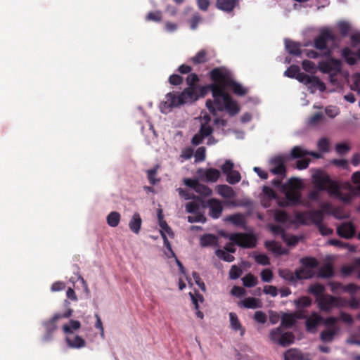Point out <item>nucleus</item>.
Wrapping results in <instances>:
<instances>
[{
    "label": "nucleus",
    "mask_w": 360,
    "mask_h": 360,
    "mask_svg": "<svg viewBox=\"0 0 360 360\" xmlns=\"http://www.w3.org/2000/svg\"><path fill=\"white\" fill-rule=\"evenodd\" d=\"M186 84L188 87L179 94L174 92L168 93L166 95V101L160 104V110L163 113H167L173 108L179 107L181 105L188 103H193L198 99V86L196 84L199 81L197 74L191 73L186 77Z\"/></svg>",
    "instance_id": "f257e3e1"
},
{
    "label": "nucleus",
    "mask_w": 360,
    "mask_h": 360,
    "mask_svg": "<svg viewBox=\"0 0 360 360\" xmlns=\"http://www.w3.org/2000/svg\"><path fill=\"white\" fill-rule=\"evenodd\" d=\"M214 101L207 100L206 107L211 114L216 115L217 110H226L230 116H234L240 112L238 103L225 91L217 85H212Z\"/></svg>",
    "instance_id": "f03ea898"
},
{
    "label": "nucleus",
    "mask_w": 360,
    "mask_h": 360,
    "mask_svg": "<svg viewBox=\"0 0 360 360\" xmlns=\"http://www.w3.org/2000/svg\"><path fill=\"white\" fill-rule=\"evenodd\" d=\"M210 77L212 81L219 82L220 84H216L219 86L223 91L231 89L233 93L237 96H245L248 90L243 86L240 83L235 81L232 72L224 67L215 68L210 72Z\"/></svg>",
    "instance_id": "7ed1b4c3"
},
{
    "label": "nucleus",
    "mask_w": 360,
    "mask_h": 360,
    "mask_svg": "<svg viewBox=\"0 0 360 360\" xmlns=\"http://www.w3.org/2000/svg\"><path fill=\"white\" fill-rule=\"evenodd\" d=\"M302 266L295 271V278L297 281L310 279L314 276V269L319 266L317 259L311 257H304L300 259Z\"/></svg>",
    "instance_id": "20e7f679"
},
{
    "label": "nucleus",
    "mask_w": 360,
    "mask_h": 360,
    "mask_svg": "<svg viewBox=\"0 0 360 360\" xmlns=\"http://www.w3.org/2000/svg\"><path fill=\"white\" fill-rule=\"evenodd\" d=\"M334 40L335 36L332 32L328 29H323L321 31L320 34L314 39V46L316 49L323 51L321 56L329 57L332 51L327 46V42Z\"/></svg>",
    "instance_id": "39448f33"
},
{
    "label": "nucleus",
    "mask_w": 360,
    "mask_h": 360,
    "mask_svg": "<svg viewBox=\"0 0 360 360\" xmlns=\"http://www.w3.org/2000/svg\"><path fill=\"white\" fill-rule=\"evenodd\" d=\"M323 211L318 210L304 211L295 214L296 221L303 225L314 224L317 226L323 222Z\"/></svg>",
    "instance_id": "423d86ee"
},
{
    "label": "nucleus",
    "mask_w": 360,
    "mask_h": 360,
    "mask_svg": "<svg viewBox=\"0 0 360 360\" xmlns=\"http://www.w3.org/2000/svg\"><path fill=\"white\" fill-rule=\"evenodd\" d=\"M229 239L234 244L244 248H253L257 244V238L252 233H234L229 236Z\"/></svg>",
    "instance_id": "0eeeda50"
},
{
    "label": "nucleus",
    "mask_w": 360,
    "mask_h": 360,
    "mask_svg": "<svg viewBox=\"0 0 360 360\" xmlns=\"http://www.w3.org/2000/svg\"><path fill=\"white\" fill-rule=\"evenodd\" d=\"M72 309H68V310L63 313H57L50 320L44 322V326L46 331V335L44 337L45 340H50L51 338V334L54 332L56 328V322L60 319H67L70 317L72 315Z\"/></svg>",
    "instance_id": "6e6552de"
},
{
    "label": "nucleus",
    "mask_w": 360,
    "mask_h": 360,
    "mask_svg": "<svg viewBox=\"0 0 360 360\" xmlns=\"http://www.w3.org/2000/svg\"><path fill=\"white\" fill-rule=\"evenodd\" d=\"M326 191H328L330 196H334L346 204L350 203L352 201L351 194L349 193H342L340 191L339 183L336 181L331 179L329 184H328Z\"/></svg>",
    "instance_id": "1a4fd4ad"
},
{
    "label": "nucleus",
    "mask_w": 360,
    "mask_h": 360,
    "mask_svg": "<svg viewBox=\"0 0 360 360\" xmlns=\"http://www.w3.org/2000/svg\"><path fill=\"white\" fill-rule=\"evenodd\" d=\"M317 303L321 311L328 312L334 307H340L342 305V300L339 297L330 295H325L317 299Z\"/></svg>",
    "instance_id": "9d476101"
},
{
    "label": "nucleus",
    "mask_w": 360,
    "mask_h": 360,
    "mask_svg": "<svg viewBox=\"0 0 360 360\" xmlns=\"http://www.w3.org/2000/svg\"><path fill=\"white\" fill-rule=\"evenodd\" d=\"M285 159L282 156H276L269 160V172L278 176L285 177L287 169Z\"/></svg>",
    "instance_id": "9b49d317"
},
{
    "label": "nucleus",
    "mask_w": 360,
    "mask_h": 360,
    "mask_svg": "<svg viewBox=\"0 0 360 360\" xmlns=\"http://www.w3.org/2000/svg\"><path fill=\"white\" fill-rule=\"evenodd\" d=\"M318 68L323 73H338L341 71L342 63L340 60L331 58L327 61L319 62Z\"/></svg>",
    "instance_id": "f8f14e48"
},
{
    "label": "nucleus",
    "mask_w": 360,
    "mask_h": 360,
    "mask_svg": "<svg viewBox=\"0 0 360 360\" xmlns=\"http://www.w3.org/2000/svg\"><path fill=\"white\" fill-rule=\"evenodd\" d=\"M300 82L307 85L313 92L314 90L318 89L320 91L323 92L326 87L325 84L316 76L302 75L300 77Z\"/></svg>",
    "instance_id": "ddd939ff"
},
{
    "label": "nucleus",
    "mask_w": 360,
    "mask_h": 360,
    "mask_svg": "<svg viewBox=\"0 0 360 360\" xmlns=\"http://www.w3.org/2000/svg\"><path fill=\"white\" fill-rule=\"evenodd\" d=\"M313 183L319 191H326L328 184L331 179L328 174L321 171H317L312 175Z\"/></svg>",
    "instance_id": "4468645a"
},
{
    "label": "nucleus",
    "mask_w": 360,
    "mask_h": 360,
    "mask_svg": "<svg viewBox=\"0 0 360 360\" xmlns=\"http://www.w3.org/2000/svg\"><path fill=\"white\" fill-rule=\"evenodd\" d=\"M207 205L209 208V216L212 219H219L223 212L221 201L217 198H210L207 200Z\"/></svg>",
    "instance_id": "2eb2a0df"
},
{
    "label": "nucleus",
    "mask_w": 360,
    "mask_h": 360,
    "mask_svg": "<svg viewBox=\"0 0 360 360\" xmlns=\"http://www.w3.org/2000/svg\"><path fill=\"white\" fill-rule=\"evenodd\" d=\"M217 8L226 13L232 12L236 8L239 7V0H216Z\"/></svg>",
    "instance_id": "dca6fc26"
},
{
    "label": "nucleus",
    "mask_w": 360,
    "mask_h": 360,
    "mask_svg": "<svg viewBox=\"0 0 360 360\" xmlns=\"http://www.w3.org/2000/svg\"><path fill=\"white\" fill-rule=\"evenodd\" d=\"M337 232L340 237L351 238L355 234V228L350 222H345L337 229Z\"/></svg>",
    "instance_id": "f3484780"
},
{
    "label": "nucleus",
    "mask_w": 360,
    "mask_h": 360,
    "mask_svg": "<svg viewBox=\"0 0 360 360\" xmlns=\"http://www.w3.org/2000/svg\"><path fill=\"white\" fill-rule=\"evenodd\" d=\"M342 56L347 63L354 65L357 62L356 57L360 60V48L356 52H353L349 48L345 47L342 50Z\"/></svg>",
    "instance_id": "a211bd4d"
},
{
    "label": "nucleus",
    "mask_w": 360,
    "mask_h": 360,
    "mask_svg": "<svg viewBox=\"0 0 360 360\" xmlns=\"http://www.w3.org/2000/svg\"><path fill=\"white\" fill-rule=\"evenodd\" d=\"M322 321V317L317 313L313 312L310 316L306 318L305 326L306 329L309 332H314Z\"/></svg>",
    "instance_id": "6ab92c4d"
},
{
    "label": "nucleus",
    "mask_w": 360,
    "mask_h": 360,
    "mask_svg": "<svg viewBox=\"0 0 360 360\" xmlns=\"http://www.w3.org/2000/svg\"><path fill=\"white\" fill-rule=\"evenodd\" d=\"M289 205H300L302 203V195L299 191H294L293 189L283 190Z\"/></svg>",
    "instance_id": "aec40b11"
},
{
    "label": "nucleus",
    "mask_w": 360,
    "mask_h": 360,
    "mask_svg": "<svg viewBox=\"0 0 360 360\" xmlns=\"http://www.w3.org/2000/svg\"><path fill=\"white\" fill-rule=\"evenodd\" d=\"M339 328L337 326L323 330L320 333V339L325 342H331L338 334Z\"/></svg>",
    "instance_id": "412c9836"
},
{
    "label": "nucleus",
    "mask_w": 360,
    "mask_h": 360,
    "mask_svg": "<svg viewBox=\"0 0 360 360\" xmlns=\"http://www.w3.org/2000/svg\"><path fill=\"white\" fill-rule=\"evenodd\" d=\"M285 49L287 51L293 56H300L302 54L300 43L295 42L290 39H286L285 41Z\"/></svg>",
    "instance_id": "4be33fe9"
},
{
    "label": "nucleus",
    "mask_w": 360,
    "mask_h": 360,
    "mask_svg": "<svg viewBox=\"0 0 360 360\" xmlns=\"http://www.w3.org/2000/svg\"><path fill=\"white\" fill-rule=\"evenodd\" d=\"M229 319L231 328L235 331L240 330V335L243 336L245 334V329L242 326L237 314L234 312H230Z\"/></svg>",
    "instance_id": "5701e85b"
},
{
    "label": "nucleus",
    "mask_w": 360,
    "mask_h": 360,
    "mask_svg": "<svg viewBox=\"0 0 360 360\" xmlns=\"http://www.w3.org/2000/svg\"><path fill=\"white\" fill-rule=\"evenodd\" d=\"M340 289L344 292H347L352 295L355 294L359 290V287L354 283H349L347 285H342L340 283H332V290Z\"/></svg>",
    "instance_id": "b1692460"
},
{
    "label": "nucleus",
    "mask_w": 360,
    "mask_h": 360,
    "mask_svg": "<svg viewBox=\"0 0 360 360\" xmlns=\"http://www.w3.org/2000/svg\"><path fill=\"white\" fill-rule=\"evenodd\" d=\"M141 224H142V219L140 217V214L138 212H135L133 214V216L129 223V226L130 230L133 233L138 234L140 231V229L141 227Z\"/></svg>",
    "instance_id": "393cba45"
},
{
    "label": "nucleus",
    "mask_w": 360,
    "mask_h": 360,
    "mask_svg": "<svg viewBox=\"0 0 360 360\" xmlns=\"http://www.w3.org/2000/svg\"><path fill=\"white\" fill-rule=\"evenodd\" d=\"M284 75L290 78H295L300 82L301 76L306 75V74L300 72L298 65H292L285 71Z\"/></svg>",
    "instance_id": "a878e982"
},
{
    "label": "nucleus",
    "mask_w": 360,
    "mask_h": 360,
    "mask_svg": "<svg viewBox=\"0 0 360 360\" xmlns=\"http://www.w3.org/2000/svg\"><path fill=\"white\" fill-rule=\"evenodd\" d=\"M218 238L214 234L207 233L200 237V244L202 247H209L217 245Z\"/></svg>",
    "instance_id": "bb28decb"
},
{
    "label": "nucleus",
    "mask_w": 360,
    "mask_h": 360,
    "mask_svg": "<svg viewBox=\"0 0 360 360\" xmlns=\"http://www.w3.org/2000/svg\"><path fill=\"white\" fill-rule=\"evenodd\" d=\"M217 191L219 195L225 198H232L235 196V192L233 188L226 184L218 185Z\"/></svg>",
    "instance_id": "cd10ccee"
},
{
    "label": "nucleus",
    "mask_w": 360,
    "mask_h": 360,
    "mask_svg": "<svg viewBox=\"0 0 360 360\" xmlns=\"http://www.w3.org/2000/svg\"><path fill=\"white\" fill-rule=\"evenodd\" d=\"M68 345L71 348L79 349L86 345L85 340L79 335H76L72 339L70 337L65 338Z\"/></svg>",
    "instance_id": "c85d7f7f"
},
{
    "label": "nucleus",
    "mask_w": 360,
    "mask_h": 360,
    "mask_svg": "<svg viewBox=\"0 0 360 360\" xmlns=\"http://www.w3.org/2000/svg\"><path fill=\"white\" fill-rule=\"evenodd\" d=\"M296 323L295 314L284 313L281 317V326L291 328Z\"/></svg>",
    "instance_id": "c756f323"
},
{
    "label": "nucleus",
    "mask_w": 360,
    "mask_h": 360,
    "mask_svg": "<svg viewBox=\"0 0 360 360\" xmlns=\"http://www.w3.org/2000/svg\"><path fill=\"white\" fill-rule=\"evenodd\" d=\"M239 306H243L247 309H257L261 307V303L258 299L250 297L241 301Z\"/></svg>",
    "instance_id": "7c9ffc66"
},
{
    "label": "nucleus",
    "mask_w": 360,
    "mask_h": 360,
    "mask_svg": "<svg viewBox=\"0 0 360 360\" xmlns=\"http://www.w3.org/2000/svg\"><path fill=\"white\" fill-rule=\"evenodd\" d=\"M334 275V269L330 264L322 266L318 271V276L322 278H329Z\"/></svg>",
    "instance_id": "2f4dec72"
},
{
    "label": "nucleus",
    "mask_w": 360,
    "mask_h": 360,
    "mask_svg": "<svg viewBox=\"0 0 360 360\" xmlns=\"http://www.w3.org/2000/svg\"><path fill=\"white\" fill-rule=\"evenodd\" d=\"M308 292L316 297V300L321 296L325 295V287L321 283H316L311 285L309 288Z\"/></svg>",
    "instance_id": "473e14b6"
},
{
    "label": "nucleus",
    "mask_w": 360,
    "mask_h": 360,
    "mask_svg": "<svg viewBox=\"0 0 360 360\" xmlns=\"http://www.w3.org/2000/svg\"><path fill=\"white\" fill-rule=\"evenodd\" d=\"M302 188V182L299 179L292 177L290 178L288 182L283 186V190L293 189L294 191H299Z\"/></svg>",
    "instance_id": "72a5a7b5"
},
{
    "label": "nucleus",
    "mask_w": 360,
    "mask_h": 360,
    "mask_svg": "<svg viewBox=\"0 0 360 360\" xmlns=\"http://www.w3.org/2000/svg\"><path fill=\"white\" fill-rule=\"evenodd\" d=\"M285 360H303L302 353L296 349H290L284 354Z\"/></svg>",
    "instance_id": "f704fd0d"
},
{
    "label": "nucleus",
    "mask_w": 360,
    "mask_h": 360,
    "mask_svg": "<svg viewBox=\"0 0 360 360\" xmlns=\"http://www.w3.org/2000/svg\"><path fill=\"white\" fill-rule=\"evenodd\" d=\"M191 60L195 65L204 63L208 60L207 53L205 49H202L199 51Z\"/></svg>",
    "instance_id": "c9c22d12"
},
{
    "label": "nucleus",
    "mask_w": 360,
    "mask_h": 360,
    "mask_svg": "<svg viewBox=\"0 0 360 360\" xmlns=\"http://www.w3.org/2000/svg\"><path fill=\"white\" fill-rule=\"evenodd\" d=\"M120 214L117 212H111L106 218L108 224L111 227H116L118 226L120 221Z\"/></svg>",
    "instance_id": "e433bc0d"
},
{
    "label": "nucleus",
    "mask_w": 360,
    "mask_h": 360,
    "mask_svg": "<svg viewBox=\"0 0 360 360\" xmlns=\"http://www.w3.org/2000/svg\"><path fill=\"white\" fill-rule=\"evenodd\" d=\"M205 176L207 181L216 182L220 177V172L217 169L210 168L206 169Z\"/></svg>",
    "instance_id": "4c0bfd02"
},
{
    "label": "nucleus",
    "mask_w": 360,
    "mask_h": 360,
    "mask_svg": "<svg viewBox=\"0 0 360 360\" xmlns=\"http://www.w3.org/2000/svg\"><path fill=\"white\" fill-rule=\"evenodd\" d=\"M81 327V323L77 320H70L69 324H65L63 326V330L65 333L72 334L73 330H78Z\"/></svg>",
    "instance_id": "58836bf2"
},
{
    "label": "nucleus",
    "mask_w": 360,
    "mask_h": 360,
    "mask_svg": "<svg viewBox=\"0 0 360 360\" xmlns=\"http://www.w3.org/2000/svg\"><path fill=\"white\" fill-rule=\"evenodd\" d=\"M227 220L231 221L234 225L243 226L245 224L244 216L240 213L234 214L227 217Z\"/></svg>",
    "instance_id": "ea45409f"
},
{
    "label": "nucleus",
    "mask_w": 360,
    "mask_h": 360,
    "mask_svg": "<svg viewBox=\"0 0 360 360\" xmlns=\"http://www.w3.org/2000/svg\"><path fill=\"white\" fill-rule=\"evenodd\" d=\"M278 274L279 276L285 281H288L291 283H295L297 281V278H295V272H292L290 269H281L279 270Z\"/></svg>",
    "instance_id": "a19ab883"
},
{
    "label": "nucleus",
    "mask_w": 360,
    "mask_h": 360,
    "mask_svg": "<svg viewBox=\"0 0 360 360\" xmlns=\"http://www.w3.org/2000/svg\"><path fill=\"white\" fill-rule=\"evenodd\" d=\"M295 335L291 332H285L283 333L279 345L283 347L288 346L294 342Z\"/></svg>",
    "instance_id": "79ce46f5"
},
{
    "label": "nucleus",
    "mask_w": 360,
    "mask_h": 360,
    "mask_svg": "<svg viewBox=\"0 0 360 360\" xmlns=\"http://www.w3.org/2000/svg\"><path fill=\"white\" fill-rule=\"evenodd\" d=\"M265 246L266 248H268L269 250L272 251L274 253H277L279 255L283 254L281 245L274 240L266 241Z\"/></svg>",
    "instance_id": "37998d69"
},
{
    "label": "nucleus",
    "mask_w": 360,
    "mask_h": 360,
    "mask_svg": "<svg viewBox=\"0 0 360 360\" xmlns=\"http://www.w3.org/2000/svg\"><path fill=\"white\" fill-rule=\"evenodd\" d=\"M311 299L308 296H302L294 301L295 306L299 309L308 307L311 306Z\"/></svg>",
    "instance_id": "c03bdc74"
},
{
    "label": "nucleus",
    "mask_w": 360,
    "mask_h": 360,
    "mask_svg": "<svg viewBox=\"0 0 360 360\" xmlns=\"http://www.w3.org/2000/svg\"><path fill=\"white\" fill-rule=\"evenodd\" d=\"M243 283L245 287L251 288L257 284V278L252 274H248L243 278Z\"/></svg>",
    "instance_id": "a18cd8bd"
},
{
    "label": "nucleus",
    "mask_w": 360,
    "mask_h": 360,
    "mask_svg": "<svg viewBox=\"0 0 360 360\" xmlns=\"http://www.w3.org/2000/svg\"><path fill=\"white\" fill-rule=\"evenodd\" d=\"M195 191L202 197L210 196L212 193V191L210 188L200 183H198Z\"/></svg>",
    "instance_id": "49530a36"
},
{
    "label": "nucleus",
    "mask_w": 360,
    "mask_h": 360,
    "mask_svg": "<svg viewBox=\"0 0 360 360\" xmlns=\"http://www.w3.org/2000/svg\"><path fill=\"white\" fill-rule=\"evenodd\" d=\"M179 195L185 200H201V196H198L181 188L177 189Z\"/></svg>",
    "instance_id": "de8ad7c7"
},
{
    "label": "nucleus",
    "mask_w": 360,
    "mask_h": 360,
    "mask_svg": "<svg viewBox=\"0 0 360 360\" xmlns=\"http://www.w3.org/2000/svg\"><path fill=\"white\" fill-rule=\"evenodd\" d=\"M241 179V176L239 172L233 170L226 175V181L230 184H236Z\"/></svg>",
    "instance_id": "09e8293b"
},
{
    "label": "nucleus",
    "mask_w": 360,
    "mask_h": 360,
    "mask_svg": "<svg viewBox=\"0 0 360 360\" xmlns=\"http://www.w3.org/2000/svg\"><path fill=\"white\" fill-rule=\"evenodd\" d=\"M283 330L281 329V327H278L274 330H272L271 332H270V334H269V336H270V339L279 345V342L281 341V339L282 338V335H283Z\"/></svg>",
    "instance_id": "8fccbe9b"
},
{
    "label": "nucleus",
    "mask_w": 360,
    "mask_h": 360,
    "mask_svg": "<svg viewBox=\"0 0 360 360\" xmlns=\"http://www.w3.org/2000/svg\"><path fill=\"white\" fill-rule=\"evenodd\" d=\"M215 254L217 257L225 262H231L235 260L234 256L221 249L217 250Z\"/></svg>",
    "instance_id": "3c124183"
},
{
    "label": "nucleus",
    "mask_w": 360,
    "mask_h": 360,
    "mask_svg": "<svg viewBox=\"0 0 360 360\" xmlns=\"http://www.w3.org/2000/svg\"><path fill=\"white\" fill-rule=\"evenodd\" d=\"M308 151L300 146H295L291 150V156L292 158H302L307 155Z\"/></svg>",
    "instance_id": "603ef678"
},
{
    "label": "nucleus",
    "mask_w": 360,
    "mask_h": 360,
    "mask_svg": "<svg viewBox=\"0 0 360 360\" xmlns=\"http://www.w3.org/2000/svg\"><path fill=\"white\" fill-rule=\"evenodd\" d=\"M212 82V84L201 86L199 89H198V98L205 96L209 91H211L212 94H213L214 88L212 87V85H214L216 84H220V82L216 81Z\"/></svg>",
    "instance_id": "864d4df0"
},
{
    "label": "nucleus",
    "mask_w": 360,
    "mask_h": 360,
    "mask_svg": "<svg viewBox=\"0 0 360 360\" xmlns=\"http://www.w3.org/2000/svg\"><path fill=\"white\" fill-rule=\"evenodd\" d=\"M158 168V166H156V167L148 169L147 171L148 179L151 185H155L158 182L160 181V179L155 178V176L157 174Z\"/></svg>",
    "instance_id": "5fc2aeb1"
},
{
    "label": "nucleus",
    "mask_w": 360,
    "mask_h": 360,
    "mask_svg": "<svg viewBox=\"0 0 360 360\" xmlns=\"http://www.w3.org/2000/svg\"><path fill=\"white\" fill-rule=\"evenodd\" d=\"M302 68L307 72L315 73L316 71V65L314 62L309 60H304L302 63Z\"/></svg>",
    "instance_id": "6e6d98bb"
},
{
    "label": "nucleus",
    "mask_w": 360,
    "mask_h": 360,
    "mask_svg": "<svg viewBox=\"0 0 360 360\" xmlns=\"http://www.w3.org/2000/svg\"><path fill=\"white\" fill-rule=\"evenodd\" d=\"M274 219L277 222L285 223L288 219V215L285 211L277 210L274 214Z\"/></svg>",
    "instance_id": "4d7b16f0"
},
{
    "label": "nucleus",
    "mask_w": 360,
    "mask_h": 360,
    "mask_svg": "<svg viewBox=\"0 0 360 360\" xmlns=\"http://www.w3.org/2000/svg\"><path fill=\"white\" fill-rule=\"evenodd\" d=\"M162 13L161 11H154V12H149L146 17V20L147 21H154V22H160L162 20Z\"/></svg>",
    "instance_id": "13d9d810"
},
{
    "label": "nucleus",
    "mask_w": 360,
    "mask_h": 360,
    "mask_svg": "<svg viewBox=\"0 0 360 360\" xmlns=\"http://www.w3.org/2000/svg\"><path fill=\"white\" fill-rule=\"evenodd\" d=\"M199 209L200 204L196 200L188 202L186 205V210L188 213H197Z\"/></svg>",
    "instance_id": "bf43d9fd"
},
{
    "label": "nucleus",
    "mask_w": 360,
    "mask_h": 360,
    "mask_svg": "<svg viewBox=\"0 0 360 360\" xmlns=\"http://www.w3.org/2000/svg\"><path fill=\"white\" fill-rule=\"evenodd\" d=\"M195 216H188V221L190 223H194V222H202L205 223L206 221V217L200 212L195 213Z\"/></svg>",
    "instance_id": "052dcab7"
},
{
    "label": "nucleus",
    "mask_w": 360,
    "mask_h": 360,
    "mask_svg": "<svg viewBox=\"0 0 360 360\" xmlns=\"http://www.w3.org/2000/svg\"><path fill=\"white\" fill-rule=\"evenodd\" d=\"M205 151V148L203 146L199 147L196 150L195 153V162H202L205 160L206 157Z\"/></svg>",
    "instance_id": "680f3d73"
},
{
    "label": "nucleus",
    "mask_w": 360,
    "mask_h": 360,
    "mask_svg": "<svg viewBox=\"0 0 360 360\" xmlns=\"http://www.w3.org/2000/svg\"><path fill=\"white\" fill-rule=\"evenodd\" d=\"M255 262L262 265H269L270 261L267 255L264 254H259L255 257Z\"/></svg>",
    "instance_id": "e2e57ef3"
},
{
    "label": "nucleus",
    "mask_w": 360,
    "mask_h": 360,
    "mask_svg": "<svg viewBox=\"0 0 360 360\" xmlns=\"http://www.w3.org/2000/svg\"><path fill=\"white\" fill-rule=\"evenodd\" d=\"M242 274V270L236 265H233L229 271V277L231 279H237Z\"/></svg>",
    "instance_id": "0e129e2a"
},
{
    "label": "nucleus",
    "mask_w": 360,
    "mask_h": 360,
    "mask_svg": "<svg viewBox=\"0 0 360 360\" xmlns=\"http://www.w3.org/2000/svg\"><path fill=\"white\" fill-rule=\"evenodd\" d=\"M323 119V114L321 112H318L314 114L309 119V124L311 125H316Z\"/></svg>",
    "instance_id": "69168bd1"
},
{
    "label": "nucleus",
    "mask_w": 360,
    "mask_h": 360,
    "mask_svg": "<svg viewBox=\"0 0 360 360\" xmlns=\"http://www.w3.org/2000/svg\"><path fill=\"white\" fill-rule=\"evenodd\" d=\"M350 150V147L345 143H340L335 146V150L340 155H344Z\"/></svg>",
    "instance_id": "338daca9"
},
{
    "label": "nucleus",
    "mask_w": 360,
    "mask_h": 360,
    "mask_svg": "<svg viewBox=\"0 0 360 360\" xmlns=\"http://www.w3.org/2000/svg\"><path fill=\"white\" fill-rule=\"evenodd\" d=\"M213 132V129L211 126L207 125L206 124H203L201 125V127L199 131V134H200L202 137L205 138L212 134Z\"/></svg>",
    "instance_id": "774afa93"
}]
</instances>
